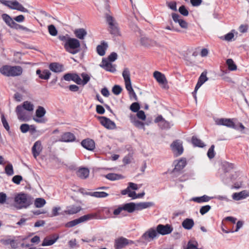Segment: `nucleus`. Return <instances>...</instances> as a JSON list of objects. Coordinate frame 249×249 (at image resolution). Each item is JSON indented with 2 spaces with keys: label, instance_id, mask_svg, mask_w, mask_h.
Returning a JSON list of instances; mask_svg holds the SVG:
<instances>
[{
  "label": "nucleus",
  "instance_id": "nucleus-1",
  "mask_svg": "<svg viewBox=\"0 0 249 249\" xmlns=\"http://www.w3.org/2000/svg\"><path fill=\"white\" fill-rule=\"evenodd\" d=\"M173 228L171 225L159 224L156 229L150 228L142 235V238L147 241H150L156 238L158 234L165 235L171 233Z\"/></svg>",
  "mask_w": 249,
  "mask_h": 249
},
{
  "label": "nucleus",
  "instance_id": "nucleus-2",
  "mask_svg": "<svg viewBox=\"0 0 249 249\" xmlns=\"http://www.w3.org/2000/svg\"><path fill=\"white\" fill-rule=\"evenodd\" d=\"M32 204L31 196L25 193L17 194L14 198V207L18 210L26 209Z\"/></svg>",
  "mask_w": 249,
  "mask_h": 249
},
{
  "label": "nucleus",
  "instance_id": "nucleus-3",
  "mask_svg": "<svg viewBox=\"0 0 249 249\" xmlns=\"http://www.w3.org/2000/svg\"><path fill=\"white\" fill-rule=\"evenodd\" d=\"M64 47L67 52L75 54L80 52V41L76 38H71L66 43H64Z\"/></svg>",
  "mask_w": 249,
  "mask_h": 249
},
{
  "label": "nucleus",
  "instance_id": "nucleus-4",
  "mask_svg": "<svg viewBox=\"0 0 249 249\" xmlns=\"http://www.w3.org/2000/svg\"><path fill=\"white\" fill-rule=\"evenodd\" d=\"M106 20L109 25V31L111 34L117 36L119 35V30L118 27V24L114 18L107 14L106 16Z\"/></svg>",
  "mask_w": 249,
  "mask_h": 249
},
{
  "label": "nucleus",
  "instance_id": "nucleus-5",
  "mask_svg": "<svg viewBox=\"0 0 249 249\" xmlns=\"http://www.w3.org/2000/svg\"><path fill=\"white\" fill-rule=\"evenodd\" d=\"M233 119L216 118L214 119L215 124L218 125H224L235 130H239L237 125L233 121Z\"/></svg>",
  "mask_w": 249,
  "mask_h": 249
},
{
  "label": "nucleus",
  "instance_id": "nucleus-6",
  "mask_svg": "<svg viewBox=\"0 0 249 249\" xmlns=\"http://www.w3.org/2000/svg\"><path fill=\"white\" fill-rule=\"evenodd\" d=\"M94 218V215L92 214H88L81 216L80 217L74 219L72 221L67 222L65 224V227L67 228L73 227L81 223L85 222Z\"/></svg>",
  "mask_w": 249,
  "mask_h": 249
},
{
  "label": "nucleus",
  "instance_id": "nucleus-7",
  "mask_svg": "<svg viewBox=\"0 0 249 249\" xmlns=\"http://www.w3.org/2000/svg\"><path fill=\"white\" fill-rule=\"evenodd\" d=\"M122 75L124 80L125 88L129 93L133 90V89L131 85L130 73L129 69L127 68H125L123 71Z\"/></svg>",
  "mask_w": 249,
  "mask_h": 249
},
{
  "label": "nucleus",
  "instance_id": "nucleus-8",
  "mask_svg": "<svg viewBox=\"0 0 249 249\" xmlns=\"http://www.w3.org/2000/svg\"><path fill=\"white\" fill-rule=\"evenodd\" d=\"M16 112L18 120L22 121H27L29 120V113L21 105H18L16 107Z\"/></svg>",
  "mask_w": 249,
  "mask_h": 249
},
{
  "label": "nucleus",
  "instance_id": "nucleus-9",
  "mask_svg": "<svg viewBox=\"0 0 249 249\" xmlns=\"http://www.w3.org/2000/svg\"><path fill=\"white\" fill-rule=\"evenodd\" d=\"M172 150L176 156L181 155L183 152L182 142L180 140L174 141L171 145Z\"/></svg>",
  "mask_w": 249,
  "mask_h": 249
},
{
  "label": "nucleus",
  "instance_id": "nucleus-10",
  "mask_svg": "<svg viewBox=\"0 0 249 249\" xmlns=\"http://www.w3.org/2000/svg\"><path fill=\"white\" fill-rule=\"evenodd\" d=\"M133 241L129 240L124 237H121L115 239L114 242L115 249H122L126 246L132 244Z\"/></svg>",
  "mask_w": 249,
  "mask_h": 249
},
{
  "label": "nucleus",
  "instance_id": "nucleus-11",
  "mask_svg": "<svg viewBox=\"0 0 249 249\" xmlns=\"http://www.w3.org/2000/svg\"><path fill=\"white\" fill-rule=\"evenodd\" d=\"M46 110L45 108L41 107L39 106L36 111V116L37 118H34L33 120L38 123H44L45 121L44 119H41L46 114Z\"/></svg>",
  "mask_w": 249,
  "mask_h": 249
},
{
  "label": "nucleus",
  "instance_id": "nucleus-12",
  "mask_svg": "<svg viewBox=\"0 0 249 249\" xmlns=\"http://www.w3.org/2000/svg\"><path fill=\"white\" fill-rule=\"evenodd\" d=\"M99 119H100V123L106 128L110 129L115 128L116 124L115 123L109 119L104 116L99 117Z\"/></svg>",
  "mask_w": 249,
  "mask_h": 249
},
{
  "label": "nucleus",
  "instance_id": "nucleus-13",
  "mask_svg": "<svg viewBox=\"0 0 249 249\" xmlns=\"http://www.w3.org/2000/svg\"><path fill=\"white\" fill-rule=\"evenodd\" d=\"M153 76L159 83V84L163 85V88H165L167 84V81L165 75L158 71H156L153 73Z\"/></svg>",
  "mask_w": 249,
  "mask_h": 249
},
{
  "label": "nucleus",
  "instance_id": "nucleus-14",
  "mask_svg": "<svg viewBox=\"0 0 249 249\" xmlns=\"http://www.w3.org/2000/svg\"><path fill=\"white\" fill-rule=\"evenodd\" d=\"M42 148L41 142L40 141H37L34 143L32 148V152L35 159L40 155L42 150Z\"/></svg>",
  "mask_w": 249,
  "mask_h": 249
},
{
  "label": "nucleus",
  "instance_id": "nucleus-15",
  "mask_svg": "<svg viewBox=\"0 0 249 249\" xmlns=\"http://www.w3.org/2000/svg\"><path fill=\"white\" fill-rule=\"evenodd\" d=\"M172 16L174 21L176 23H178L182 28L187 29L188 28V23L183 19L181 18V17L179 15L176 13H173L172 14Z\"/></svg>",
  "mask_w": 249,
  "mask_h": 249
},
{
  "label": "nucleus",
  "instance_id": "nucleus-16",
  "mask_svg": "<svg viewBox=\"0 0 249 249\" xmlns=\"http://www.w3.org/2000/svg\"><path fill=\"white\" fill-rule=\"evenodd\" d=\"M100 67L111 72H114L116 71L115 65H112L111 63L108 62L106 58H103L102 64L100 65Z\"/></svg>",
  "mask_w": 249,
  "mask_h": 249
},
{
  "label": "nucleus",
  "instance_id": "nucleus-17",
  "mask_svg": "<svg viewBox=\"0 0 249 249\" xmlns=\"http://www.w3.org/2000/svg\"><path fill=\"white\" fill-rule=\"evenodd\" d=\"M81 145L84 148L89 151H93L95 147L94 141L90 139L83 140L81 142Z\"/></svg>",
  "mask_w": 249,
  "mask_h": 249
},
{
  "label": "nucleus",
  "instance_id": "nucleus-18",
  "mask_svg": "<svg viewBox=\"0 0 249 249\" xmlns=\"http://www.w3.org/2000/svg\"><path fill=\"white\" fill-rule=\"evenodd\" d=\"M249 196V191L244 190L239 193H235L232 194V198L236 201L245 199Z\"/></svg>",
  "mask_w": 249,
  "mask_h": 249
},
{
  "label": "nucleus",
  "instance_id": "nucleus-19",
  "mask_svg": "<svg viewBox=\"0 0 249 249\" xmlns=\"http://www.w3.org/2000/svg\"><path fill=\"white\" fill-rule=\"evenodd\" d=\"M49 68L51 71L55 73H59L64 71L63 65L57 62L51 63L49 65Z\"/></svg>",
  "mask_w": 249,
  "mask_h": 249
},
{
  "label": "nucleus",
  "instance_id": "nucleus-20",
  "mask_svg": "<svg viewBox=\"0 0 249 249\" xmlns=\"http://www.w3.org/2000/svg\"><path fill=\"white\" fill-rule=\"evenodd\" d=\"M36 74L38 75L40 79L44 80L49 79L51 75V72L47 70L41 71L40 70L38 69L36 71Z\"/></svg>",
  "mask_w": 249,
  "mask_h": 249
},
{
  "label": "nucleus",
  "instance_id": "nucleus-21",
  "mask_svg": "<svg viewBox=\"0 0 249 249\" xmlns=\"http://www.w3.org/2000/svg\"><path fill=\"white\" fill-rule=\"evenodd\" d=\"M10 76L13 77L20 75L23 71L22 68L19 66H10Z\"/></svg>",
  "mask_w": 249,
  "mask_h": 249
},
{
  "label": "nucleus",
  "instance_id": "nucleus-22",
  "mask_svg": "<svg viewBox=\"0 0 249 249\" xmlns=\"http://www.w3.org/2000/svg\"><path fill=\"white\" fill-rule=\"evenodd\" d=\"M75 137L73 134L71 132H66L61 136L60 141L64 142H71L75 140Z\"/></svg>",
  "mask_w": 249,
  "mask_h": 249
},
{
  "label": "nucleus",
  "instance_id": "nucleus-23",
  "mask_svg": "<svg viewBox=\"0 0 249 249\" xmlns=\"http://www.w3.org/2000/svg\"><path fill=\"white\" fill-rule=\"evenodd\" d=\"M81 210V208L74 205L70 206L67 207L64 213L66 214L72 215L78 213Z\"/></svg>",
  "mask_w": 249,
  "mask_h": 249
},
{
  "label": "nucleus",
  "instance_id": "nucleus-24",
  "mask_svg": "<svg viewBox=\"0 0 249 249\" xmlns=\"http://www.w3.org/2000/svg\"><path fill=\"white\" fill-rule=\"evenodd\" d=\"M194 220L192 218H186L182 222V226L187 230H191L194 226Z\"/></svg>",
  "mask_w": 249,
  "mask_h": 249
},
{
  "label": "nucleus",
  "instance_id": "nucleus-25",
  "mask_svg": "<svg viewBox=\"0 0 249 249\" xmlns=\"http://www.w3.org/2000/svg\"><path fill=\"white\" fill-rule=\"evenodd\" d=\"M208 80L206 72H203L199 76L197 84L196 86V90H197L200 87Z\"/></svg>",
  "mask_w": 249,
  "mask_h": 249
},
{
  "label": "nucleus",
  "instance_id": "nucleus-26",
  "mask_svg": "<svg viewBox=\"0 0 249 249\" xmlns=\"http://www.w3.org/2000/svg\"><path fill=\"white\" fill-rule=\"evenodd\" d=\"M122 206L124 211H126L129 213H132L137 210L136 205L133 202L124 204Z\"/></svg>",
  "mask_w": 249,
  "mask_h": 249
},
{
  "label": "nucleus",
  "instance_id": "nucleus-27",
  "mask_svg": "<svg viewBox=\"0 0 249 249\" xmlns=\"http://www.w3.org/2000/svg\"><path fill=\"white\" fill-rule=\"evenodd\" d=\"M186 165V160L185 158H182L178 160L176 164L173 171H179L182 170Z\"/></svg>",
  "mask_w": 249,
  "mask_h": 249
},
{
  "label": "nucleus",
  "instance_id": "nucleus-28",
  "mask_svg": "<svg viewBox=\"0 0 249 249\" xmlns=\"http://www.w3.org/2000/svg\"><path fill=\"white\" fill-rule=\"evenodd\" d=\"M107 47V44L105 42H103L101 45L97 46L96 50L98 54L100 56H104L105 54V51Z\"/></svg>",
  "mask_w": 249,
  "mask_h": 249
},
{
  "label": "nucleus",
  "instance_id": "nucleus-29",
  "mask_svg": "<svg viewBox=\"0 0 249 249\" xmlns=\"http://www.w3.org/2000/svg\"><path fill=\"white\" fill-rule=\"evenodd\" d=\"M89 170L86 168H82L79 169L77 172V176L81 178L85 179L89 176Z\"/></svg>",
  "mask_w": 249,
  "mask_h": 249
},
{
  "label": "nucleus",
  "instance_id": "nucleus-30",
  "mask_svg": "<svg viewBox=\"0 0 249 249\" xmlns=\"http://www.w3.org/2000/svg\"><path fill=\"white\" fill-rule=\"evenodd\" d=\"M211 199V197L206 195H204L200 197H193L192 198V200L198 203H201L203 202H208Z\"/></svg>",
  "mask_w": 249,
  "mask_h": 249
},
{
  "label": "nucleus",
  "instance_id": "nucleus-31",
  "mask_svg": "<svg viewBox=\"0 0 249 249\" xmlns=\"http://www.w3.org/2000/svg\"><path fill=\"white\" fill-rule=\"evenodd\" d=\"M75 36L79 39H83L87 34L86 31L83 28H80L74 31Z\"/></svg>",
  "mask_w": 249,
  "mask_h": 249
},
{
  "label": "nucleus",
  "instance_id": "nucleus-32",
  "mask_svg": "<svg viewBox=\"0 0 249 249\" xmlns=\"http://www.w3.org/2000/svg\"><path fill=\"white\" fill-rule=\"evenodd\" d=\"M131 122L138 128L144 129V124L142 122H141L137 120L135 116H130Z\"/></svg>",
  "mask_w": 249,
  "mask_h": 249
},
{
  "label": "nucleus",
  "instance_id": "nucleus-33",
  "mask_svg": "<svg viewBox=\"0 0 249 249\" xmlns=\"http://www.w3.org/2000/svg\"><path fill=\"white\" fill-rule=\"evenodd\" d=\"M137 210H141L150 207L153 205L151 202H143L136 204Z\"/></svg>",
  "mask_w": 249,
  "mask_h": 249
},
{
  "label": "nucleus",
  "instance_id": "nucleus-34",
  "mask_svg": "<svg viewBox=\"0 0 249 249\" xmlns=\"http://www.w3.org/2000/svg\"><path fill=\"white\" fill-rule=\"evenodd\" d=\"M86 194L97 198H104L108 196V194L105 192H94L86 193Z\"/></svg>",
  "mask_w": 249,
  "mask_h": 249
},
{
  "label": "nucleus",
  "instance_id": "nucleus-35",
  "mask_svg": "<svg viewBox=\"0 0 249 249\" xmlns=\"http://www.w3.org/2000/svg\"><path fill=\"white\" fill-rule=\"evenodd\" d=\"M2 18L5 23L9 26L12 28L15 24V22L13 21L12 18L7 14H3L2 15Z\"/></svg>",
  "mask_w": 249,
  "mask_h": 249
},
{
  "label": "nucleus",
  "instance_id": "nucleus-36",
  "mask_svg": "<svg viewBox=\"0 0 249 249\" xmlns=\"http://www.w3.org/2000/svg\"><path fill=\"white\" fill-rule=\"evenodd\" d=\"M106 178L110 180L114 181L123 178L124 177L121 175L115 173H109L105 176Z\"/></svg>",
  "mask_w": 249,
  "mask_h": 249
},
{
  "label": "nucleus",
  "instance_id": "nucleus-37",
  "mask_svg": "<svg viewBox=\"0 0 249 249\" xmlns=\"http://www.w3.org/2000/svg\"><path fill=\"white\" fill-rule=\"evenodd\" d=\"M192 142L195 146H197L199 147H203L205 146L202 141L198 139L196 136H193L192 138Z\"/></svg>",
  "mask_w": 249,
  "mask_h": 249
},
{
  "label": "nucleus",
  "instance_id": "nucleus-38",
  "mask_svg": "<svg viewBox=\"0 0 249 249\" xmlns=\"http://www.w3.org/2000/svg\"><path fill=\"white\" fill-rule=\"evenodd\" d=\"M10 66L4 65L0 68V72L6 76H10Z\"/></svg>",
  "mask_w": 249,
  "mask_h": 249
},
{
  "label": "nucleus",
  "instance_id": "nucleus-39",
  "mask_svg": "<svg viewBox=\"0 0 249 249\" xmlns=\"http://www.w3.org/2000/svg\"><path fill=\"white\" fill-rule=\"evenodd\" d=\"M226 64L230 71H234L237 70V66L232 59L229 58L227 59Z\"/></svg>",
  "mask_w": 249,
  "mask_h": 249
},
{
  "label": "nucleus",
  "instance_id": "nucleus-40",
  "mask_svg": "<svg viewBox=\"0 0 249 249\" xmlns=\"http://www.w3.org/2000/svg\"><path fill=\"white\" fill-rule=\"evenodd\" d=\"M21 106L27 111H33L34 108V105L31 102L27 101H24Z\"/></svg>",
  "mask_w": 249,
  "mask_h": 249
},
{
  "label": "nucleus",
  "instance_id": "nucleus-41",
  "mask_svg": "<svg viewBox=\"0 0 249 249\" xmlns=\"http://www.w3.org/2000/svg\"><path fill=\"white\" fill-rule=\"evenodd\" d=\"M58 237H56V238L53 239H49L48 238H45L43 241L42 243V246H49L53 245L58 239Z\"/></svg>",
  "mask_w": 249,
  "mask_h": 249
},
{
  "label": "nucleus",
  "instance_id": "nucleus-42",
  "mask_svg": "<svg viewBox=\"0 0 249 249\" xmlns=\"http://www.w3.org/2000/svg\"><path fill=\"white\" fill-rule=\"evenodd\" d=\"M46 204V201L42 198H37L35 201L34 204L36 208H41Z\"/></svg>",
  "mask_w": 249,
  "mask_h": 249
},
{
  "label": "nucleus",
  "instance_id": "nucleus-43",
  "mask_svg": "<svg viewBox=\"0 0 249 249\" xmlns=\"http://www.w3.org/2000/svg\"><path fill=\"white\" fill-rule=\"evenodd\" d=\"M5 172L8 176H12L14 174L13 165L11 163H8L5 167Z\"/></svg>",
  "mask_w": 249,
  "mask_h": 249
},
{
  "label": "nucleus",
  "instance_id": "nucleus-44",
  "mask_svg": "<svg viewBox=\"0 0 249 249\" xmlns=\"http://www.w3.org/2000/svg\"><path fill=\"white\" fill-rule=\"evenodd\" d=\"M1 122L2 123V124L5 128V129L8 131H10V126L9 125V124L8 122H7L6 118L4 117V115L3 113L1 114Z\"/></svg>",
  "mask_w": 249,
  "mask_h": 249
},
{
  "label": "nucleus",
  "instance_id": "nucleus-45",
  "mask_svg": "<svg viewBox=\"0 0 249 249\" xmlns=\"http://www.w3.org/2000/svg\"><path fill=\"white\" fill-rule=\"evenodd\" d=\"M48 30L50 34L53 36H55L57 34V31L53 25H49Z\"/></svg>",
  "mask_w": 249,
  "mask_h": 249
},
{
  "label": "nucleus",
  "instance_id": "nucleus-46",
  "mask_svg": "<svg viewBox=\"0 0 249 249\" xmlns=\"http://www.w3.org/2000/svg\"><path fill=\"white\" fill-rule=\"evenodd\" d=\"M214 145H212L210 148L209 149L207 152V156L209 159H212L214 158L215 156V152L214 151Z\"/></svg>",
  "mask_w": 249,
  "mask_h": 249
},
{
  "label": "nucleus",
  "instance_id": "nucleus-47",
  "mask_svg": "<svg viewBox=\"0 0 249 249\" xmlns=\"http://www.w3.org/2000/svg\"><path fill=\"white\" fill-rule=\"evenodd\" d=\"M140 108V105L137 102H134L132 103L130 107V109L134 112H137L138 111Z\"/></svg>",
  "mask_w": 249,
  "mask_h": 249
},
{
  "label": "nucleus",
  "instance_id": "nucleus-48",
  "mask_svg": "<svg viewBox=\"0 0 249 249\" xmlns=\"http://www.w3.org/2000/svg\"><path fill=\"white\" fill-rule=\"evenodd\" d=\"M178 11L180 14L184 16H187L189 15V12L184 5H181L178 8Z\"/></svg>",
  "mask_w": 249,
  "mask_h": 249
},
{
  "label": "nucleus",
  "instance_id": "nucleus-49",
  "mask_svg": "<svg viewBox=\"0 0 249 249\" xmlns=\"http://www.w3.org/2000/svg\"><path fill=\"white\" fill-rule=\"evenodd\" d=\"M81 76L83 78V80H82L81 84L83 85H85L89 81L90 77L88 74L85 73H82L81 74Z\"/></svg>",
  "mask_w": 249,
  "mask_h": 249
},
{
  "label": "nucleus",
  "instance_id": "nucleus-50",
  "mask_svg": "<svg viewBox=\"0 0 249 249\" xmlns=\"http://www.w3.org/2000/svg\"><path fill=\"white\" fill-rule=\"evenodd\" d=\"M211 208L210 205H205L201 207L200 209L199 212L202 215H204L208 212Z\"/></svg>",
  "mask_w": 249,
  "mask_h": 249
},
{
  "label": "nucleus",
  "instance_id": "nucleus-51",
  "mask_svg": "<svg viewBox=\"0 0 249 249\" xmlns=\"http://www.w3.org/2000/svg\"><path fill=\"white\" fill-rule=\"evenodd\" d=\"M122 90V89L119 85H115L112 89V92L115 95H119Z\"/></svg>",
  "mask_w": 249,
  "mask_h": 249
},
{
  "label": "nucleus",
  "instance_id": "nucleus-52",
  "mask_svg": "<svg viewBox=\"0 0 249 249\" xmlns=\"http://www.w3.org/2000/svg\"><path fill=\"white\" fill-rule=\"evenodd\" d=\"M74 73H67L64 75L61 80H64L67 81H72Z\"/></svg>",
  "mask_w": 249,
  "mask_h": 249
},
{
  "label": "nucleus",
  "instance_id": "nucleus-53",
  "mask_svg": "<svg viewBox=\"0 0 249 249\" xmlns=\"http://www.w3.org/2000/svg\"><path fill=\"white\" fill-rule=\"evenodd\" d=\"M30 125L27 124H22L20 126V130L23 133H25L29 131Z\"/></svg>",
  "mask_w": 249,
  "mask_h": 249
},
{
  "label": "nucleus",
  "instance_id": "nucleus-54",
  "mask_svg": "<svg viewBox=\"0 0 249 249\" xmlns=\"http://www.w3.org/2000/svg\"><path fill=\"white\" fill-rule=\"evenodd\" d=\"M12 9H15L18 11H19L22 12L24 13H29V10L26 8H24L22 4L20 3V4L18 6V7H12Z\"/></svg>",
  "mask_w": 249,
  "mask_h": 249
},
{
  "label": "nucleus",
  "instance_id": "nucleus-55",
  "mask_svg": "<svg viewBox=\"0 0 249 249\" xmlns=\"http://www.w3.org/2000/svg\"><path fill=\"white\" fill-rule=\"evenodd\" d=\"M167 5L168 7L173 11H176L177 9V3L175 1L167 2Z\"/></svg>",
  "mask_w": 249,
  "mask_h": 249
},
{
  "label": "nucleus",
  "instance_id": "nucleus-56",
  "mask_svg": "<svg viewBox=\"0 0 249 249\" xmlns=\"http://www.w3.org/2000/svg\"><path fill=\"white\" fill-rule=\"evenodd\" d=\"M22 180V177L20 175H16L13 177L12 181L17 184H19Z\"/></svg>",
  "mask_w": 249,
  "mask_h": 249
},
{
  "label": "nucleus",
  "instance_id": "nucleus-57",
  "mask_svg": "<svg viewBox=\"0 0 249 249\" xmlns=\"http://www.w3.org/2000/svg\"><path fill=\"white\" fill-rule=\"evenodd\" d=\"M72 81L76 83L77 84H82V79L76 73H74Z\"/></svg>",
  "mask_w": 249,
  "mask_h": 249
},
{
  "label": "nucleus",
  "instance_id": "nucleus-58",
  "mask_svg": "<svg viewBox=\"0 0 249 249\" xmlns=\"http://www.w3.org/2000/svg\"><path fill=\"white\" fill-rule=\"evenodd\" d=\"M160 126L163 129H168L170 128L171 124L169 122L163 120L161 123H160Z\"/></svg>",
  "mask_w": 249,
  "mask_h": 249
},
{
  "label": "nucleus",
  "instance_id": "nucleus-59",
  "mask_svg": "<svg viewBox=\"0 0 249 249\" xmlns=\"http://www.w3.org/2000/svg\"><path fill=\"white\" fill-rule=\"evenodd\" d=\"M137 116L140 119H141L143 121L145 120L146 119V116L145 115L144 112L142 110H139L137 112Z\"/></svg>",
  "mask_w": 249,
  "mask_h": 249
},
{
  "label": "nucleus",
  "instance_id": "nucleus-60",
  "mask_svg": "<svg viewBox=\"0 0 249 249\" xmlns=\"http://www.w3.org/2000/svg\"><path fill=\"white\" fill-rule=\"evenodd\" d=\"M117 54L115 52L111 53L108 56V59L110 62H113L117 58Z\"/></svg>",
  "mask_w": 249,
  "mask_h": 249
},
{
  "label": "nucleus",
  "instance_id": "nucleus-61",
  "mask_svg": "<svg viewBox=\"0 0 249 249\" xmlns=\"http://www.w3.org/2000/svg\"><path fill=\"white\" fill-rule=\"evenodd\" d=\"M71 38V37H70L68 35L65 36L60 35L58 36L59 39L62 41L64 42L65 43H66L68 42V40H69V39Z\"/></svg>",
  "mask_w": 249,
  "mask_h": 249
},
{
  "label": "nucleus",
  "instance_id": "nucleus-62",
  "mask_svg": "<svg viewBox=\"0 0 249 249\" xmlns=\"http://www.w3.org/2000/svg\"><path fill=\"white\" fill-rule=\"evenodd\" d=\"M7 198V196L6 194L0 192V203L4 204L5 203Z\"/></svg>",
  "mask_w": 249,
  "mask_h": 249
},
{
  "label": "nucleus",
  "instance_id": "nucleus-63",
  "mask_svg": "<svg viewBox=\"0 0 249 249\" xmlns=\"http://www.w3.org/2000/svg\"><path fill=\"white\" fill-rule=\"evenodd\" d=\"M96 112L100 114H103L105 113V109L101 105H97L96 107Z\"/></svg>",
  "mask_w": 249,
  "mask_h": 249
},
{
  "label": "nucleus",
  "instance_id": "nucleus-64",
  "mask_svg": "<svg viewBox=\"0 0 249 249\" xmlns=\"http://www.w3.org/2000/svg\"><path fill=\"white\" fill-rule=\"evenodd\" d=\"M184 249H199L197 248V246L192 243L191 241L188 243L187 246Z\"/></svg>",
  "mask_w": 249,
  "mask_h": 249
}]
</instances>
